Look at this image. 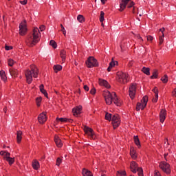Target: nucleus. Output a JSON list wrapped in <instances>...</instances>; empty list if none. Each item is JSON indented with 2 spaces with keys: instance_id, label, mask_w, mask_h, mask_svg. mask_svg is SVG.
Segmentation results:
<instances>
[{
  "instance_id": "obj_4",
  "label": "nucleus",
  "mask_w": 176,
  "mask_h": 176,
  "mask_svg": "<svg viewBox=\"0 0 176 176\" xmlns=\"http://www.w3.org/2000/svg\"><path fill=\"white\" fill-rule=\"evenodd\" d=\"M129 80L130 78L129 77V74L127 73L118 72L117 74V81L119 82V83H127V82Z\"/></svg>"
},
{
  "instance_id": "obj_49",
  "label": "nucleus",
  "mask_w": 176,
  "mask_h": 176,
  "mask_svg": "<svg viewBox=\"0 0 176 176\" xmlns=\"http://www.w3.org/2000/svg\"><path fill=\"white\" fill-rule=\"evenodd\" d=\"M27 0L20 1V3H21V5H27Z\"/></svg>"
},
{
  "instance_id": "obj_37",
  "label": "nucleus",
  "mask_w": 176,
  "mask_h": 176,
  "mask_svg": "<svg viewBox=\"0 0 176 176\" xmlns=\"http://www.w3.org/2000/svg\"><path fill=\"white\" fill-rule=\"evenodd\" d=\"M50 46H52V47H54V49H56V47H57V43H56V41L51 40L50 42Z\"/></svg>"
},
{
  "instance_id": "obj_50",
  "label": "nucleus",
  "mask_w": 176,
  "mask_h": 176,
  "mask_svg": "<svg viewBox=\"0 0 176 176\" xmlns=\"http://www.w3.org/2000/svg\"><path fill=\"white\" fill-rule=\"evenodd\" d=\"M90 93L93 95L96 94V89L93 88L92 89H91Z\"/></svg>"
},
{
  "instance_id": "obj_25",
  "label": "nucleus",
  "mask_w": 176,
  "mask_h": 176,
  "mask_svg": "<svg viewBox=\"0 0 176 176\" xmlns=\"http://www.w3.org/2000/svg\"><path fill=\"white\" fill-rule=\"evenodd\" d=\"M82 174L83 176H93V173L90 172V170H87L86 169H82Z\"/></svg>"
},
{
  "instance_id": "obj_59",
  "label": "nucleus",
  "mask_w": 176,
  "mask_h": 176,
  "mask_svg": "<svg viewBox=\"0 0 176 176\" xmlns=\"http://www.w3.org/2000/svg\"><path fill=\"white\" fill-rule=\"evenodd\" d=\"M142 14H144V10H142L140 14H139L140 17H141V16H142Z\"/></svg>"
},
{
  "instance_id": "obj_23",
  "label": "nucleus",
  "mask_w": 176,
  "mask_h": 176,
  "mask_svg": "<svg viewBox=\"0 0 176 176\" xmlns=\"http://www.w3.org/2000/svg\"><path fill=\"white\" fill-rule=\"evenodd\" d=\"M21 135H23V132L21 131H18L16 132V140H17L18 144H20L21 142V139H22Z\"/></svg>"
},
{
  "instance_id": "obj_56",
  "label": "nucleus",
  "mask_w": 176,
  "mask_h": 176,
  "mask_svg": "<svg viewBox=\"0 0 176 176\" xmlns=\"http://www.w3.org/2000/svg\"><path fill=\"white\" fill-rule=\"evenodd\" d=\"M173 96L176 97V89H175L174 91L173 92Z\"/></svg>"
},
{
  "instance_id": "obj_6",
  "label": "nucleus",
  "mask_w": 176,
  "mask_h": 176,
  "mask_svg": "<svg viewBox=\"0 0 176 176\" xmlns=\"http://www.w3.org/2000/svg\"><path fill=\"white\" fill-rule=\"evenodd\" d=\"M86 65L88 68H93V67H98V62L93 56H89L86 61Z\"/></svg>"
},
{
  "instance_id": "obj_29",
  "label": "nucleus",
  "mask_w": 176,
  "mask_h": 176,
  "mask_svg": "<svg viewBox=\"0 0 176 176\" xmlns=\"http://www.w3.org/2000/svg\"><path fill=\"white\" fill-rule=\"evenodd\" d=\"M55 72H58V71H61L63 69V66L60 65H54L53 67Z\"/></svg>"
},
{
  "instance_id": "obj_36",
  "label": "nucleus",
  "mask_w": 176,
  "mask_h": 176,
  "mask_svg": "<svg viewBox=\"0 0 176 176\" xmlns=\"http://www.w3.org/2000/svg\"><path fill=\"white\" fill-rule=\"evenodd\" d=\"M77 20L78 21H79V23H83V21H85V17H83L82 15H78L77 17Z\"/></svg>"
},
{
  "instance_id": "obj_19",
  "label": "nucleus",
  "mask_w": 176,
  "mask_h": 176,
  "mask_svg": "<svg viewBox=\"0 0 176 176\" xmlns=\"http://www.w3.org/2000/svg\"><path fill=\"white\" fill-rule=\"evenodd\" d=\"M118 65V61L113 60V58H112V61L109 63V66L107 68L108 72H111V70L115 65Z\"/></svg>"
},
{
  "instance_id": "obj_5",
  "label": "nucleus",
  "mask_w": 176,
  "mask_h": 176,
  "mask_svg": "<svg viewBox=\"0 0 176 176\" xmlns=\"http://www.w3.org/2000/svg\"><path fill=\"white\" fill-rule=\"evenodd\" d=\"M131 171L135 174L138 171V174L139 176H144V170L142 168L138 167V164L135 163V162L133 161L131 162L130 165Z\"/></svg>"
},
{
  "instance_id": "obj_47",
  "label": "nucleus",
  "mask_w": 176,
  "mask_h": 176,
  "mask_svg": "<svg viewBox=\"0 0 176 176\" xmlns=\"http://www.w3.org/2000/svg\"><path fill=\"white\" fill-rule=\"evenodd\" d=\"M155 176H162V175H160L159 170H155Z\"/></svg>"
},
{
  "instance_id": "obj_63",
  "label": "nucleus",
  "mask_w": 176,
  "mask_h": 176,
  "mask_svg": "<svg viewBox=\"0 0 176 176\" xmlns=\"http://www.w3.org/2000/svg\"><path fill=\"white\" fill-rule=\"evenodd\" d=\"M75 65H78V63L77 62H75Z\"/></svg>"
},
{
  "instance_id": "obj_46",
  "label": "nucleus",
  "mask_w": 176,
  "mask_h": 176,
  "mask_svg": "<svg viewBox=\"0 0 176 176\" xmlns=\"http://www.w3.org/2000/svg\"><path fill=\"white\" fill-rule=\"evenodd\" d=\"M61 162H62L61 158H60V157L57 158L56 166H60V164H61Z\"/></svg>"
},
{
  "instance_id": "obj_31",
  "label": "nucleus",
  "mask_w": 176,
  "mask_h": 176,
  "mask_svg": "<svg viewBox=\"0 0 176 176\" xmlns=\"http://www.w3.org/2000/svg\"><path fill=\"white\" fill-rule=\"evenodd\" d=\"M153 91L155 94V101H157L159 98V91L157 90V87H155L153 89Z\"/></svg>"
},
{
  "instance_id": "obj_54",
  "label": "nucleus",
  "mask_w": 176,
  "mask_h": 176,
  "mask_svg": "<svg viewBox=\"0 0 176 176\" xmlns=\"http://www.w3.org/2000/svg\"><path fill=\"white\" fill-rule=\"evenodd\" d=\"M134 6V2H131V3L128 6V8H133Z\"/></svg>"
},
{
  "instance_id": "obj_2",
  "label": "nucleus",
  "mask_w": 176,
  "mask_h": 176,
  "mask_svg": "<svg viewBox=\"0 0 176 176\" xmlns=\"http://www.w3.org/2000/svg\"><path fill=\"white\" fill-rule=\"evenodd\" d=\"M40 35L41 32H39V29L38 28H34L33 33L28 36L26 43L28 45H30V46H34V45H36V43L39 42Z\"/></svg>"
},
{
  "instance_id": "obj_58",
  "label": "nucleus",
  "mask_w": 176,
  "mask_h": 176,
  "mask_svg": "<svg viewBox=\"0 0 176 176\" xmlns=\"http://www.w3.org/2000/svg\"><path fill=\"white\" fill-rule=\"evenodd\" d=\"M164 156L165 160H167L166 157L167 156H168V153L164 154Z\"/></svg>"
},
{
  "instance_id": "obj_48",
  "label": "nucleus",
  "mask_w": 176,
  "mask_h": 176,
  "mask_svg": "<svg viewBox=\"0 0 176 176\" xmlns=\"http://www.w3.org/2000/svg\"><path fill=\"white\" fill-rule=\"evenodd\" d=\"M5 49L6 50H11V49H13V47L6 45Z\"/></svg>"
},
{
  "instance_id": "obj_60",
  "label": "nucleus",
  "mask_w": 176,
  "mask_h": 176,
  "mask_svg": "<svg viewBox=\"0 0 176 176\" xmlns=\"http://www.w3.org/2000/svg\"><path fill=\"white\" fill-rule=\"evenodd\" d=\"M101 1V2H102V3H103V5L105 3V1H107V0H100Z\"/></svg>"
},
{
  "instance_id": "obj_17",
  "label": "nucleus",
  "mask_w": 176,
  "mask_h": 176,
  "mask_svg": "<svg viewBox=\"0 0 176 176\" xmlns=\"http://www.w3.org/2000/svg\"><path fill=\"white\" fill-rule=\"evenodd\" d=\"M81 111H82V107L80 106L74 108L72 109L74 116H78V115H80Z\"/></svg>"
},
{
  "instance_id": "obj_35",
  "label": "nucleus",
  "mask_w": 176,
  "mask_h": 176,
  "mask_svg": "<svg viewBox=\"0 0 176 176\" xmlns=\"http://www.w3.org/2000/svg\"><path fill=\"white\" fill-rule=\"evenodd\" d=\"M162 82H163V83H167V82H168V77L167 76V75H164L162 78H161Z\"/></svg>"
},
{
  "instance_id": "obj_61",
  "label": "nucleus",
  "mask_w": 176,
  "mask_h": 176,
  "mask_svg": "<svg viewBox=\"0 0 176 176\" xmlns=\"http://www.w3.org/2000/svg\"><path fill=\"white\" fill-rule=\"evenodd\" d=\"M133 14H135V7L133 8Z\"/></svg>"
},
{
  "instance_id": "obj_21",
  "label": "nucleus",
  "mask_w": 176,
  "mask_h": 176,
  "mask_svg": "<svg viewBox=\"0 0 176 176\" xmlns=\"http://www.w3.org/2000/svg\"><path fill=\"white\" fill-rule=\"evenodd\" d=\"M10 74L12 78H16L17 75H19V72H17V69L11 68L10 69Z\"/></svg>"
},
{
  "instance_id": "obj_24",
  "label": "nucleus",
  "mask_w": 176,
  "mask_h": 176,
  "mask_svg": "<svg viewBox=\"0 0 176 176\" xmlns=\"http://www.w3.org/2000/svg\"><path fill=\"white\" fill-rule=\"evenodd\" d=\"M60 57L62 58L63 63H65V58L67 57V52H65V50H62L60 51Z\"/></svg>"
},
{
  "instance_id": "obj_10",
  "label": "nucleus",
  "mask_w": 176,
  "mask_h": 176,
  "mask_svg": "<svg viewBox=\"0 0 176 176\" xmlns=\"http://www.w3.org/2000/svg\"><path fill=\"white\" fill-rule=\"evenodd\" d=\"M19 34L20 35H25L27 34V21L24 20L19 25Z\"/></svg>"
},
{
  "instance_id": "obj_43",
  "label": "nucleus",
  "mask_w": 176,
  "mask_h": 176,
  "mask_svg": "<svg viewBox=\"0 0 176 176\" xmlns=\"http://www.w3.org/2000/svg\"><path fill=\"white\" fill-rule=\"evenodd\" d=\"M60 27H61V30L60 31H62L63 35H65H65L67 34V32L65 31V28H64L63 24H60Z\"/></svg>"
},
{
  "instance_id": "obj_39",
  "label": "nucleus",
  "mask_w": 176,
  "mask_h": 176,
  "mask_svg": "<svg viewBox=\"0 0 176 176\" xmlns=\"http://www.w3.org/2000/svg\"><path fill=\"white\" fill-rule=\"evenodd\" d=\"M157 78V70H154L153 75L151 76V79H156Z\"/></svg>"
},
{
  "instance_id": "obj_26",
  "label": "nucleus",
  "mask_w": 176,
  "mask_h": 176,
  "mask_svg": "<svg viewBox=\"0 0 176 176\" xmlns=\"http://www.w3.org/2000/svg\"><path fill=\"white\" fill-rule=\"evenodd\" d=\"M32 167L34 170H38L39 168V162L36 160H34L32 162Z\"/></svg>"
},
{
  "instance_id": "obj_16",
  "label": "nucleus",
  "mask_w": 176,
  "mask_h": 176,
  "mask_svg": "<svg viewBox=\"0 0 176 176\" xmlns=\"http://www.w3.org/2000/svg\"><path fill=\"white\" fill-rule=\"evenodd\" d=\"M130 2V0H122V3L120 4V11L123 12L124 9H126V6H127V3Z\"/></svg>"
},
{
  "instance_id": "obj_51",
  "label": "nucleus",
  "mask_w": 176,
  "mask_h": 176,
  "mask_svg": "<svg viewBox=\"0 0 176 176\" xmlns=\"http://www.w3.org/2000/svg\"><path fill=\"white\" fill-rule=\"evenodd\" d=\"M147 41H153V37L152 36H147Z\"/></svg>"
},
{
  "instance_id": "obj_62",
  "label": "nucleus",
  "mask_w": 176,
  "mask_h": 176,
  "mask_svg": "<svg viewBox=\"0 0 176 176\" xmlns=\"http://www.w3.org/2000/svg\"><path fill=\"white\" fill-rule=\"evenodd\" d=\"M153 102H157V101H156V98H153Z\"/></svg>"
},
{
  "instance_id": "obj_12",
  "label": "nucleus",
  "mask_w": 176,
  "mask_h": 176,
  "mask_svg": "<svg viewBox=\"0 0 176 176\" xmlns=\"http://www.w3.org/2000/svg\"><path fill=\"white\" fill-rule=\"evenodd\" d=\"M136 87L135 85H131L129 87V96L133 100L135 97Z\"/></svg>"
},
{
  "instance_id": "obj_7",
  "label": "nucleus",
  "mask_w": 176,
  "mask_h": 176,
  "mask_svg": "<svg viewBox=\"0 0 176 176\" xmlns=\"http://www.w3.org/2000/svg\"><path fill=\"white\" fill-rule=\"evenodd\" d=\"M160 168L164 173L166 174H170L171 173V168H170V164L167 163L166 162H162L160 163Z\"/></svg>"
},
{
  "instance_id": "obj_1",
  "label": "nucleus",
  "mask_w": 176,
  "mask_h": 176,
  "mask_svg": "<svg viewBox=\"0 0 176 176\" xmlns=\"http://www.w3.org/2000/svg\"><path fill=\"white\" fill-rule=\"evenodd\" d=\"M103 96L107 105H111V104H112V101H113L114 104L117 105V107H120L122 105V102H120L119 98H118L116 93L113 92L111 94L109 91H105L103 92Z\"/></svg>"
},
{
  "instance_id": "obj_22",
  "label": "nucleus",
  "mask_w": 176,
  "mask_h": 176,
  "mask_svg": "<svg viewBox=\"0 0 176 176\" xmlns=\"http://www.w3.org/2000/svg\"><path fill=\"white\" fill-rule=\"evenodd\" d=\"M160 32L162 33V35L160 36V38H159V43L160 45H162L164 41V34H163V32H164V28H162L161 29H160Z\"/></svg>"
},
{
  "instance_id": "obj_32",
  "label": "nucleus",
  "mask_w": 176,
  "mask_h": 176,
  "mask_svg": "<svg viewBox=\"0 0 176 176\" xmlns=\"http://www.w3.org/2000/svg\"><path fill=\"white\" fill-rule=\"evenodd\" d=\"M142 72H144V74H145L146 75H151V73H150V69L149 67H144L142 69Z\"/></svg>"
},
{
  "instance_id": "obj_40",
  "label": "nucleus",
  "mask_w": 176,
  "mask_h": 176,
  "mask_svg": "<svg viewBox=\"0 0 176 176\" xmlns=\"http://www.w3.org/2000/svg\"><path fill=\"white\" fill-rule=\"evenodd\" d=\"M104 16H105V14L104 13V11H101L100 12V23H102V21H104Z\"/></svg>"
},
{
  "instance_id": "obj_53",
  "label": "nucleus",
  "mask_w": 176,
  "mask_h": 176,
  "mask_svg": "<svg viewBox=\"0 0 176 176\" xmlns=\"http://www.w3.org/2000/svg\"><path fill=\"white\" fill-rule=\"evenodd\" d=\"M84 89L85 91H89V87L87 85H84Z\"/></svg>"
},
{
  "instance_id": "obj_42",
  "label": "nucleus",
  "mask_w": 176,
  "mask_h": 176,
  "mask_svg": "<svg viewBox=\"0 0 176 176\" xmlns=\"http://www.w3.org/2000/svg\"><path fill=\"white\" fill-rule=\"evenodd\" d=\"M118 176H126V171H118Z\"/></svg>"
},
{
  "instance_id": "obj_3",
  "label": "nucleus",
  "mask_w": 176,
  "mask_h": 176,
  "mask_svg": "<svg viewBox=\"0 0 176 176\" xmlns=\"http://www.w3.org/2000/svg\"><path fill=\"white\" fill-rule=\"evenodd\" d=\"M38 68L35 65H30V70L28 69L25 73V77H26V80L29 85H31L32 82V76L33 78H38Z\"/></svg>"
},
{
  "instance_id": "obj_13",
  "label": "nucleus",
  "mask_w": 176,
  "mask_h": 176,
  "mask_svg": "<svg viewBox=\"0 0 176 176\" xmlns=\"http://www.w3.org/2000/svg\"><path fill=\"white\" fill-rule=\"evenodd\" d=\"M38 122L39 123H41V124H43V123H45V122H46V120H47V118L46 117V113H41L38 117Z\"/></svg>"
},
{
  "instance_id": "obj_41",
  "label": "nucleus",
  "mask_w": 176,
  "mask_h": 176,
  "mask_svg": "<svg viewBox=\"0 0 176 176\" xmlns=\"http://www.w3.org/2000/svg\"><path fill=\"white\" fill-rule=\"evenodd\" d=\"M8 64L9 67H13V65L14 64V60H13V59H8Z\"/></svg>"
},
{
  "instance_id": "obj_45",
  "label": "nucleus",
  "mask_w": 176,
  "mask_h": 176,
  "mask_svg": "<svg viewBox=\"0 0 176 176\" xmlns=\"http://www.w3.org/2000/svg\"><path fill=\"white\" fill-rule=\"evenodd\" d=\"M8 157H10V154L8 151H5L4 153V159H8Z\"/></svg>"
},
{
  "instance_id": "obj_57",
  "label": "nucleus",
  "mask_w": 176,
  "mask_h": 176,
  "mask_svg": "<svg viewBox=\"0 0 176 176\" xmlns=\"http://www.w3.org/2000/svg\"><path fill=\"white\" fill-rule=\"evenodd\" d=\"M5 152L6 151H1L0 155H1V156H5Z\"/></svg>"
},
{
  "instance_id": "obj_11",
  "label": "nucleus",
  "mask_w": 176,
  "mask_h": 176,
  "mask_svg": "<svg viewBox=\"0 0 176 176\" xmlns=\"http://www.w3.org/2000/svg\"><path fill=\"white\" fill-rule=\"evenodd\" d=\"M84 131L85 134L89 136L91 140H96V134H94V131H93L91 128L85 126L84 128Z\"/></svg>"
},
{
  "instance_id": "obj_52",
  "label": "nucleus",
  "mask_w": 176,
  "mask_h": 176,
  "mask_svg": "<svg viewBox=\"0 0 176 176\" xmlns=\"http://www.w3.org/2000/svg\"><path fill=\"white\" fill-rule=\"evenodd\" d=\"M39 29L41 31H45V25H42L40 26Z\"/></svg>"
},
{
  "instance_id": "obj_64",
  "label": "nucleus",
  "mask_w": 176,
  "mask_h": 176,
  "mask_svg": "<svg viewBox=\"0 0 176 176\" xmlns=\"http://www.w3.org/2000/svg\"><path fill=\"white\" fill-rule=\"evenodd\" d=\"M138 38H139V39H142V38L141 36H139Z\"/></svg>"
},
{
  "instance_id": "obj_55",
  "label": "nucleus",
  "mask_w": 176,
  "mask_h": 176,
  "mask_svg": "<svg viewBox=\"0 0 176 176\" xmlns=\"http://www.w3.org/2000/svg\"><path fill=\"white\" fill-rule=\"evenodd\" d=\"M142 10H142V8H140V9L138 8V14H141V12H142Z\"/></svg>"
},
{
  "instance_id": "obj_33",
  "label": "nucleus",
  "mask_w": 176,
  "mask_h": 176,
  "mask_svg": "<svg viewBox=\"0 0 176 176\" xmlns=\"http://www.w3.org/2000/svg\"><path fill=\"white\" fill-rule=\"evenodd\" d=\"M112 114L109 113H106L105 115V119L106 120H109V122H111L112 120Z\"/></svg>"
},
{
  "instance_id": "obj_8",
  "label": "nucleus",
  "mask_w": 176,
  "mask_h": 176,
  "mask_svg": "<svg viewBox=\"0 0 176 176\" xmlns=\"http://www.w3.org/2000/svg\"><path fill=\"white\" fill-rule=\"evenodd\" d=\"M146 104H148V96H145L141 100V102H138L136 110L140 111V109H144L145 107H146Z\"/></svg>"
},
{
  "instance_id": "obj_18",
  "label": "nucleus",
  "mask_w": 176,
  "mask_h": 176,
  "mask_svg": "<svg viewBox=\"0 0 176 176\" xmlns=\"http://www.w3.org/2000/svg\"><path fill=\"white\" fill-rule=\"evenodd\" d=\"M54 141L58 148H61V146H63V142H61V139H60L58 135H55Z\"/></svg>"
},
{
  "instance_id": "obj_9",
  "label": "nucleus",
  "mask_w": 176,
  "mask_h": 176,
  "mask_svg": "<svg viewBox=\"0 0 176 176\" xmlns=\"http://www.w3.org/2000/svg\"><path fill=\"white\" fill-rule=\"evenodd\" d=\"M111 121L113 129H118L120 124V117L118 114L113 115Z\"/></svg>"
},
{
  "instance_id": "obj_15",
  "label": "nucleus",
  "mask_w": 176,
  "mask_h": 176,
  "mask_svg": "<svg viewBox=\"0 0 176 176\" xmlns=\"http://www.w3.org/2000/svg\"><path fill=\"white\" fill-rule=\"evenodd\" d=\"M56 120L57 122H61L62 123H72V122H74V120L67 118H56Z\"/></svg>"
},
{
  "instance_id": "obj_27",
  "label": "nucleus",
  "mask_w": 176,
  "mask_h": 176,
  "mask_svg": "<svg viewBox=\"0 0 176 176\" xmlns=\"http://www.w3.org/2000/svg\"><path fill=\"white\" fill-rule=\"evenodd\" d=\"M130 155H131L132 159H134V160L137 159V155L135 154V150H134L133 148H131Z\"/></svg>"
},
{
  "instance_id": "obj_28",
  "label": "nucleus",
  "mask_w": 176,
  "mask_h": 176,
  "mask_svg": "<svg viewBox=\"0 0 176 176\" xmlns=\"http://www.w3.org/2000/svg\"><path fill=\"white\" fill-rule=\"evenodd\" d=\"M40 91L43 94H44L45 97L47 98V92H46V90H45L43 85H40Z\"/></svg>"
},
{
  "instance_id": "obj_34",
  "label": "nucleus",
  "mask_w": 176,
  "mask_h": 176,
  "mask_svg": "<svg viewBox=\"0 0 176 176\" xmlns=\"http://www.w3.org/2000/svg\"><path fill=\"white\" fill-rule=\"evenodd\" d=\"M0 76L2 79V80H6V74H5L4 71H1L0 72Z\"/></svg>"
},
{
  "instance_id": "obj_14",
  "label": "nucleus",
  "mask_w": 176,
  "mask_h": 176,
  "mask_svg": "<svg viewBox=\"0 0 176 176\" xmlns=\"http://www.w3.org/2000/svg\"><path fill=\"white\" fill-rule=\"evenodd\" d=\"M166 115H167V111L162 109L160 113V120L161 123H163L166 120Z\"/></svg>"
},
{
  "instance_id": "obj_44",
  "label": "nucleus",
  "mask_w": 176,
  "mask_h": 176,
  "mask_svg": "<svg viewBox=\"0 0 176 176\" xmlns=\"http://www.w3.org/2000/svg\"><path fill=\"white\" fill-rule=\"evenodd\" d=\"M41 101H42V98H36V102L38 107H39V105H41Z\"/></svg>"
},
{
  "instance_id": "obj_20",
  "label": "nucleus",
  "mask_w": 176,
  "mask_h": 176,
  "mask_svg": "<svg viewBox=\"0 0 176 176\" xmlns=\"http://www.w3.org/2000/svg\"><path fill=\"white\" fill-rule=\"evenodd\" d=\"M99 85H100V86H104V87L107 89L110 87L109 84H108V82L105 80L99 79Z\"/></svg>"
},
{
  "instance_id": "obj_38",
  "label": "nucleus",
  "mask_w": 176,
  "mask_h": 176,
  "mask_svg": "<svg viewBox=\"0 0 176 176\" xmlns=\"http://www.w3.org/2000/svg\"><path fill=\"white\" fill-rule=\"evenodd\" d=\"M6 160H7V162L9 163V164L12 165L13 164V163H14V158H12V157H8L7 158Z\"/></svg>"
},
{
  "instance_id": "obj_30",
  "label": "nucleus",
  "mask_w": 176,
  "mask_h": 176,
  "mask_svg": "<svg viewBox=\"0 0 176 176\" xmlns=\"http://www.w3.org/2000/svg\"><path fill=\"white\" fill-rule=\"evenodd\" d=\"M134 141L135 145H137L138 147L141 148V143L140 142V139L138 136H134Z\"/></svg>"
}]
</instances>
